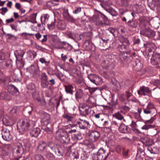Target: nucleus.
<instances>
[{
	"label": "nucleus",
	"mask_w": 160,
	"mask_h": 160,
	"mask_svg": "<svg viewBox=\"0 0 160 160\" xmlns=\"http://www.w3.org/2000/svg\"><path fill=\"white\" fill-rule=\"evenodd\" d=\"M18 126H20L22 130L27 131L30 129L33 126V122L32 120L26 119L18 122Z\"/></svg>",
	"instance_id": "1"
},
{
	"label": "nucleus",
	"mask_w": 160,
	"mask_h": 160,
	"mask_svg": "<svg viewBox=\"0 0 160 160\" xmlns=\"http://www.w3.org/2000/svg\"><path fill=\"white\" fill-rule=\"evenodd\" d=\"M105 151L103 148H100L96 154H94L92 156L93 160H102L104 157V158H106L108 155V154H105Z\"/></svg>",
	"instance_id": "2"
},
{
	"label": "nucleus",
	"mask_w": 160,
	"mask_h": 160,
	"mask_svg": "<svg viewBox=\"0 0 160 160\" xmlns=\"http://www.w3.org/2000/svg\"><path fill=\"white\" fill-rule=\"evenodd\" d=\"M55 136L56 138L61 140H62L63 142H66L67 136V133L64 130L62 129H58L56 131Z\"/></svg>",
	"instance_id": "3"
},
{
	"label": "nucleus",
	"mask_w": 160,
	"mask_h": 160,
	"mask_svg": "<svg viewBox=\"0 0 160 160\" xmlns=\"http://www.w3.org/2000/svg\"><path fill=\"white\" fill-rule=\"evenodd\" d=\"M23 152V148L21 146H17L13 151V155L18 160H19L21 157Z\"/></svg>",
	"instance_id": "4"
},
{
	"label": "nucleus",
	"mask_w": 160,
	"mask_h": 160,
	"mask_svg": "<svg viewBox=\"0 0 160 160\" xmlns=\"http://www.w3.org/2000/svg\"><path fill=\"white\" fill-rule=\"evenodd\" d=\"M49 84L48 77L45 72H42L41 75V84L43 88H47Z\"/></svg>",
	"instance_id": "5"
},
{
	"label": "nucleus",
	"mask_w": 160,
	"mask_h": 160,
	"mask_svg": "<svg viewBox=\"0 0 160 160\" xmlns=\"http://www.w3.org/2000/svg\"><path fill=\"white\" fill-rule=\"evenodd\" d=\"M2 137L3 139L6 141H9L12 138V136L10 133V131L7 128L3 129L2 131Z\"/></svg>",
	"instance_id": "6"
},
{
	"label": "nucleus",
	"mask_w": 160,
	"mask_h": 160,
	"mask_svg": "<svg viewBox=\"0 0 160 160\" xmlns=\"http://www.w3.org/2000/svg\"><path fill=\"white\" fill-rule=\"evenodd\" d=\"M76 125L78 126L79 128L82 129H85L87 128L89 125V123L87 121L80 119V121L76 120L75 121Z\"/></svg>",
	"instance_id": "7"
},
{
	"label": "nucleus",
	"mask_w": 160,
	"mask_h": 160,
	"mask_svg": "<svg viewBox=\"0 0 160 160\" xmlns=\"http://www.w3.org/2000/svg\"><path fill=\"white\" fill-rule=\"evenodd\" d=\"M140 34L148 38L153 37L155 35V32L150 29H146L140 31Z\"/></svg>",
	"instance_id": "8"
},
{
	"label": "nucleus",
	"mask_w": 160,
	"mask_h": 160,
	"mask_svg": "<svg viewBox=\"0 0 160 160\" xmlns=\"http://www.w3.org/2000/svg\"><path fill=\"white\" fill-rule=\"evenodd\" d=\"M27 71L31 74L32 77L37 74L39 70V68L37 65H31L27 68Z\"/></svg>",
	"instance_id": "9"
},
{
	"label": "nucleus",
	"mask_w": 160,
	"mask_h": 160,
	"mask_svg": "<svg viewBox=\"0 0 160 160\" xmlns=\"http://www.w3.org/2000/svg\"><path fill=\"white\" fill-rule=\"evenodd\" d=\"M153 121V118H151L150 120L146 121L145 122V124L142 127L141 129L142 130H147L150 128H153L154 127V125L149 124L152 123Z\"/></svg>",
	"instance_id": "10"
},
{
	"label": "nucleus",
	"mask_w": 160,
	"mask_h": 160,
	"mask_svg": "<svg viewBox=\"0 0 160 160\" xmlns=\"http://www.w3.org/2000/svg\"><path fill=\"white\" fill-rule=\"evenodd\" d=\"M99 132L97 131L91 132L89 135V138L92 141H95L98 140L100 137Z\"/></svg>",
	"instance_id": "11"
},
{
	"label": "nucleus",
	"mask_w": 160,
	"mask_h": 160,
	"mask_svg": "<svg viewBox=\"0 0 160 160\" xmlns=\"http://www.w3.org/2000/svg\"><path fill=\"white\" fill-rule=\"evenodd\" d=\"M8 90L11 94L17 95L18 93V91L17 88L12 84L9 85L8 87Z\"/></svg>",
	"instance_id": "12"
},
{
	"label": "nucleus",
	"mask_w": 160,
	"mask_h": 160,
	"mask_svg": "<svg viewBox=\"0 0 160 160\" xmlns=\"http://www.w3.org/2000/svg\"><path fill=\"white\" fill-rule=\"evenodd\" d=\"M79 111L80 114L82 116H85L88 115L90 110L88 107H82L79 108Z\"/></svg>",
	"instance_id": "13"
},
{
	"label": "nucleus",
	"mask_w": 160,
	"mask_h": 160,
	"mask_svg": "<svg viewBox=\"0 0 160 160\" xmlns=\"http://www.w3.org/2000/svg\"><path fill=\"white\" fill-rule=\"evenodd\" d=\"M151 62L153 65H157L160 63V57L157 55H153L151 59Z\"/></svg>",
	"instance_id": "14"
},
{
	"label": "nucleus",
	"mask_w": 160,
	"mask_h": 160,
	"mask_svg": "<svg viewBox=\"0 0 160 160\" xmlns=\"http://www.w3.org/2000/svg\"><path fill=\"white\" fill-rule=\"evenodd\" d=\"M153 104L152 103H149L146 108H143L144 112L146 114H150L151 113V110L154 109Z\"/></svg>",
	"instance_id": "15"
},
{
	"label": "nucleus",
	"mask_w": 160,
	"mask_h": 160,
	"mask_svg": "<svg viewBox=\"0 0 160 160\" xmlns=\"http://www.w3.org/2000/svg\"><path fill=\"white\" fill-rule=\"evenodd\" d=\"M50 120V115L48 113H45L42 118L41 122L42 123H43L44 125H47L49 124Z\"/></svg>",
	"instance_id": "16"
},
{
	"label": "nucleus",
	"mask_w": 160,
	"mask_h": 160,
	"mask_svg": "<svg viewBox=\"0 0 160 160\" xmlns=\"http://www.w3.org/2000/svg\"><path fill=\"white\" fill-rule=\"evenodd\" d=\"M124 113L122 111H121L120 112L115 113L113 115V117L118 120H121L124 119Z\"/></svg>",
	"instance_id": "17"
},
{
	"label": "nucleus",
	"mask_w": 160,
	"mask_h": 160,
	"mask_svg": "<svg viewBox=\"0 0 160 160\" xmlns=\"http://www.w3.org/2000/svg\"><path fill=\"white\" fill-rule=\"evenodd\" d=\"M119 129V131L122 133H126L129 130V128L124 124H121Z\"/></svg>",
	"instance_id": "18"
},
{
	"label": "nucleus",
	"mask_w": 160,
	"mask_h": 160,
	"mask_svg": "<svg viewBox=\"0 0 160 160\" xmlns=\"http://www.w3.org/2000/svg\"><path fill=\"white\" fill-rule=\"evenodd\" d=\"M3 124L7 126H11L12 124V120L8 117H4L2 119Z\"/></svg>",
	"instance_id": "19"
},
{
	"label": "nucleus",
	"mask_w": 160,
	"mask_h": 160,
	"mask_svg": "<svg viewBox=\"0 0 160 160\" xmlns=\"http://www.w3.org/2000/svg\"><path fill=\"white\" fill-rule=\"evenodd\" d=\"M41 132L39 128H36L34 129L30 132V135L32 137H37L38 136Z\"/></svg>",
	"instance_id": "20"
},
{
	"label": "nucleus",
	"mask_w": 160,
	"mask_h": 160,
	"mask_svg": "<svg viewBox=\"0 0 160 160\" xmlns=\"http://www.w3.org/2000/svg\"><path fill=\"white\" fill-rule=\"evenodd\" d=\"M47 146V144L45 142H40L38 147V151L40 152H42Z\"/></svg>",
	"instance_id": "21"
},
{
	"label": "nucleus",
	"mask_w": 160,
	"mask_h": 160,
	"mask_svg": "<svg viewBox=\"0 0 160 160\" xmlns=\"http://www.w3.org/2000/svg\"><path fill=\"white\" fill-rule=\"evenodd\" d=\"M0 99L2 100H6L9 101L11 99V97L8 95L6 92H3L0 95Z\"/></svg>",
	"instance_id": "22"
},
{
	"label": "nucleus",
	"mask_w": 160,
	"mask_h": 160,
	"mask_svg": "<svg viewBox=\"0 0 160 160\" xmlns=\"http://www.w3.org/2000/svg\"><path fill=\"white\" fill-rule=\"evenodd\" d=\"M65 90L67 93L70 94L71 95L73 94V90L74 88L71 85L69 84L68 85H65L64 86Z\"/></svg>",
	"instance_id": "23"
},
{
	"label": "nucleus",
	"mask_w": 160,
	"mask_h": 160,
	"mask_svg": "<svg viewBox=\"0 0 160 160\" xmlns=\"http://www.w3.org/2000/svg\"><path fill=\"white\" fill-rule=\"evenodd\" d=\"M140 90L142 92V95L144 96L146 95V93L147 94L151 93V91L150 90L149 88L147 87L143 86L140 87Z\"/></svg>",
	"instance_id": "24"
},
{
	"label": "nucleus",
	"mask_w": 160,
	"mask_h": 160,
	"mask_svg": "<svg viewBox=\"0 0 160 160\" xmlns=\"http://www.w3.org/2000/svg\"><path fill=\"white\" fill-rule=\"evenodd\" d=\"M142 142L145 145L147 146H151L152 144V140L148 137L145 138Z\"/></svg>",
	"instance_id": "25"
},
{
	"label": "nucleus",
	"mask_w": 160,
	"mask_h": 160,
	"mask_svg": "<svg viewBox=\"0 0 160 160\" xmlns=\"http://www.w3.org/2000/svg\"><path fill=\"white\" fill-rule=\"evenodd\" d=\"M17 58L16 63L18 66L19 68L23 67L24 65V63L22 58H20V60L18 59V57L16 56Z\"/></svg>",
	"instance_id": "26"
},
{
	"label": "nucleus",
	"mask_w": 160,
	"mask_h": 160,
	"mask_svg": "<svg viewBox=\"0 0 160 160\" xmlns=\"http://www.w3.org/2000/svg\"><path fill=\"white\" fill-rule=\"evenodd\" d=\"M127 25L130 26L132 28H136L137 26V23L135 21L133 20H129L128 22H126Z\"/></svg>",
	"instance_id": "27"
},
{
	"label": "nucleus",
	"mask_w": 160,
	"mask_h": 160,
	"mask_svg": "<svg viewBox=\"0 0 160 160\" xmlns=\"http://www.w3.org/2000/svg\"><path fill=\"white\" fill-rule=\"evenodd\" d=\"M83 91L81 89H78L76 91V93L75 94V97L76 98H80L83 95Z\"/></svg>",
	"instance_id": "28"
},
{
	"label": "nucleus",
	"mask_w": 160,
	"mask_h": 160,
	"mask_svg": "<svg viewBox=\"0 0 160 160\" xmlns=\"http://www.w3.org/2000/svg\"><path fill=\"white\" fill-rule=\"evenodd\" d=\"M92 43L90 41H86L83 44L84 46L87 49H91V46Z\"/></svg>",
	"instance_id": "29"
},
{
	"label": "nucleus",
	"mask_w": 160,
	"mask_h": 160,
	"mask_svg": "<svg viewBox=\"0 0 160 160\" xmlns=\"http://www.w3.org/2000/svg\"><path fill=\"white\" fill-rule=\"evenodd\" d=\"M35 99L37 101L39 105L41 106H44L46 105V102L43 99L41 100L39 97L35 98Z\"/></svg>",
	"instance_id": "30"
},
{
	"label": "nucleus",
	"mask_w": 160,
	"mask_h": 160,
	"mask_svg": "<svg viewBox=\"0 0 160 160\" xmlns=\"http://www.w3.org/2000/svg\"><path fill=\"white\" fill-rule=\"evenodd\" d=\"M27 53L29 55V56L31 58L32 57L33 58H34L37 55L36 52L31 50H28Z\"/></svg>",
	"instance_id": "31"
},
{
	"label": "nucleus",
	"mask_w": 160,
	"mask_h": 160,
	"mask_svg": "<svg viewBox=\"0 0 160 160\" xmlns=\"http://www.w3.org/2000/svg\"><path fill=\"white\" fill-rule=\"evenodd\" d=\"M157 1L158 0H152V3H149L148 5L151 8L153 9L155 6L158 5V2H157Z\"/></svg>",
	"instance_id": "32"
},
{
	"label": "nucleus",
	"mask_w": 160,
	"mask_h": 160,
	"mask_svg": "<svg viewBox=\"0 0 160 160\" xmlns=\"http://www.w3.org/2000/svg\"><path fill=\"white\" fill-rule=\"evenodd\" d=\"M46 156L48 160H56L55 157L51 153L47 154Z\"/></svg>",
	"instance_id": "33"
},
{
	"label": "nucleus",
	"mask_w": 160,
	"mask_h": 160,
	"mask_svg": "<svg viewBox=\"0 0 160 160\" xmlns=\"http://www.w3.org/2000/svg\"><path fill=\"white\" fill-rule=\"evenodd\" d=\"M39 61L41 63H45L47 66H48L50 63L49 61H46L45 59L43 58H40Z\"/></svg>",
	"instance_id": "34"
},
{
	"label": "nucleus",
	"mask_w": 160,
	"mask_h": 160,
	"mask_svg": "<svg viewBox=\"0 0 160 160\" xmlns=\"http://www.w3.org/2000/svg\"><path fill=\"white\" fill-rule=\"evenodd\" d=\"M108 61H103L101 63V66L102 68L105 69H107L109 65L108 64Z\"/></svg>",
	"instance_id": "35"
},
{
	"label": "nucleus",
	"mask_w": 160,
	"mask_h": 160,
	"mask_svg": "<svg viewBox=\"0 0 160 160\" xmlns=\"http://www.w3.org/2000/svg\"><path fill=\"white\" fill-rule=\"evenodd\" d=\"M80 156L82 160H85L88 158V155L85 152H80Z\"/></svg>",
	"instance_id": "36"
},
{
	"label": "nucleus",
	"mask_w": 160,
	"mask_h": 160,
	"mask_svg": "<svg viewBox=\"0 0 160 160\" xmlns=\"http://www.w3.org/2000/svg\"><path fill=\"white\" fill-rule=\"evenodd\" d=\"M95 76V75L91 74L88 76V78L92 82L94 83Z\"/></svg>",
	"instance_id": "37"
},
{
	"label": "nucleus",
	"mask_w": 160,
	"mask_h": 160,
	"mask_svg": "<svg viewBox=\"0 0 160 160\" xmlns=\"http://www.w3.org/2000/svg\"><path fill=\"white\" fill-rule=\"evenodd\" d=\"M44 130L47 133L50 134L52 132V129L51 126L50 127H46L43 128Z\"/></svg>",
	"instance_id": "38"
},
{
	"label": "nucleus",
	"mask_w": 160,
	"mask_h": 160,
	"mask_svg": "<svg viewBox=\"0 0 160 160\" xmlns=\"http://www.w3.org/2000/svg\"><path fill=\"white\" fill-rule=\"evenodd\" d=\"M63 117L66 119L68 121H72L73 119V118L72 116L67 114L64 115Z\"/></svg>",
	"instance_id": "39"
},
{
	"label": "nucleus",
	"mask_w": 160,
	"mask_h": 160,
	"mask_svg": "<svg viewBox=\"0 0 160 160\" xmlns=\"http://www.w3.org/2000/svg\"><path fill=\"white\" fill-rule=\"evenodd\" d=\"M1 11V14L2 15H4L8 11V10L7 8L3 7L0 9Z\"/></svg>",
	"instance_id": "40"
},
{
	"label": "nucleus",
	"mask_w": 160,
	"mask_h": 160,
	"mask_svg": "<svg viewBox=\"0 0 160 160\" xmlns=\"http://www.w3.org/2000/svg\"><path fill=\"white\" fill-rule=\"evenodd\" d=\"M72 156L74 159H77L80 156V152L78 151L74 152V153L73 154Z\"/></svg>",
	"instance_id": "41"
},
{
	"label": "nucleus",
	"mask_w": 160,
	"mask_h": 160,
	"mask_svg": "<svg viewBox=\"0 0 160 160\" xmlns=\"http://www.w3.org/2000/svg\"><path fill=\"white\" fill-rule=\"evenodd\" d=\"M67 19L68 21L72 23H74L75 21V20L73 18V17L69 15H68L67 16Z\"/></svg>",
	"instance_id": "42"
},
{
	"label": "nucleus",
	"mask_w": 160,
	"mask_h": 160,
	"mask_svg": "<svg viewBox=\"0 0 160 160\" xmlns=\"http://www.w3.org/2000/svg\"><path fill=\"white\" fill-rule=\"evenodd\" d=\"M55 20H54V22H52L50 24L48 25V27L49 29L52 30L55 28Z\"/></svg>",
	"instance_id": "43"
},
{
	"label": "nucleus",
	"mask_w": 160,
	"mask_h": 160,
	"mask_svg": "<svg viewBox=\"0 0 160 160\" xmlns=\"http://www.w3.org/2000/svg\"><path fill=\"white\" fill-rule=\"evenodd\" d=\"M58 27L59 29L61 30H63L65 28V25L60 22L58 23Z\"/></svg>",
	"instance_id": "44"
},
{
	"label": "nucleus",
	"mask_w": 160,
	"mask_h": 160,
	"mask_svg": "<svg viewBox=\"0 0 160 160\" xmlns=\"http://www.w3.org/2000/svg\"><path fill=\"white\" fill-rule=\"evenodd\" d=\"M95 81L94 82V84H97L98 83L102 81L101 78L97 75H96L95 78Z\"/></svg>",
	"instance_id": "45"
},
{
	"label": "nucleus",
	"mask_w": 160,
	"mask_h": 160,
	"mask_svg": "<svg viewBox=\"0 0 160 160\" xmlns=\"http://www.w3.org/2000/svg\"><path fill=\"white\" fill-rule=\"evenodd\" d=\"M25 54V52L24 51L22 50H18V56H17L18 58V57H21V58H22V57L23 56L24 54Z\"/></svg>",
	"instance_id": "46"
},
{
	"label": "nucleus",
	"mask_w": 160,
	"mask_h": 160,
	"mask_svg": "<svg viewBox=\"0 0 160 160\" xmlns=\"http://www.w3.org/2000/svg\"><path fill=\"white\" fill-rule=\"evenodd\" d=\"M35 160H45L43 157L41 155L38 154L35 157Z\"/></svg>",
	"instance_id": "47"
},
{
	"label": "nucleus",
	"mask_w": 160,
	"mask_h": 160,
	"mask_svg": "<svg viewBox=\"0 0 160 160\" xmlns=\"http://www.w3.org/2000/svg\"><path fill=\"white\" fill-rule=\"evenodd\" d=\"M48 146L50 147L51 149L52 150H54V148L56 147V145L52 142H50L48 144Z\"/></svg>",
	"instance_id": "48"
},
{
	"label": "nucleus",
	"mask_w": 160,
	"mask_h": 160,
	"mask_svg": "<svg viewBox=\"0 0 160 160\" xmlns=\"http://www.w3.org/2000/svg\"><path fill=\"white\" fill-rule=\"evenodd\" d=\"M125 95L126 98V99L129 101V98L131 96L132 94L130 92L128 91H126L125 92Z\"/></svg>",
	"instance_id": "49"
},
{
	"label": "nucleus",
	"mask_w": 160,
	"mask_h": 160,
	"mask_svg": "<svg viewBox=\"0 0 160 160\" xmlns=\"http://www.w3.org/2000/svg\"><path fill=\"white\" fill-rule=\"evenodd\" d=\"M74 138L77 140H80L82 138V136L81 134L80 133H78L77 134L74 135Z\"/></svg>",
	"instance_id": "50"
},
{
	"label": "nucleus",
	"mask_w": 160,
	"mask_h": 160,
	"mask_svg": "<svg viewBox=\"0 0 160 160\" xmlns=\"http://www.w3.org/2000/svg\"><path fill=\"white\" fill-rule=\"evenodd\" d=\"M121 147L119 145L117 146L115 148V150L116 152L118 153H121Z\"/></svg>",
	"instance_id": "51"
},
{
	"label": "nucleus",
	"mask_w": 160,
	"mask_h": 160,
	"mask_svg": "<svg viewBox=\"0 0 160 160\" xmlns=\"http://www.w3.org/2000/svg\"><path fill=\"white\" fill-rule=\"evenodd\" d=\"M5 59V55L4 52H0V60H3Z\"/></svg>",
	"instance_id": "52"
},
{
	"label": "nucleus",
	"mask_w": 160,
	"mask_h": 160,
	"mask_svg": "<svg viewBox=\"0 0 160 160\" xmlns=\"http://www.w3.org/2000/svg\"><path fill=\"white\" fill-rule=\"evenodd\" d=\"M81 10V8H77L73 12V13L74 14H77L79 13Z\"/></svg>",
	"instance_id": "53"
},
{
	"label": "nucleus",
	"mask_w": 160,
	"mask_h": 160,
	"mask_svg": "<svg viewBox=\"0 0 160 160\" xmlns=\"http://www.w3.org/2000/svg\"><path fill=\"white\" fill-rule=\"evenodd\" d=\"M15 7L16 8L19 10L21 9V4L18 2H17L15 3Z\"/></svg>",
	"instance_id": "54"
},
{
	"label": "nucleus",
	"mask_w": 160,
	"mask_h": 160,
	"mask_svg": "<svg viewBox=\"0 0 160 160\" xmlns=\"http://www.w3.org/2000/svg\"><path fill=\"white\" fill-rule=\"evenodd\" d=\"M67 36L70 38H73V34L70 32H67Z\"/></svg>",
	"instance_id": "55"
},
{
	"label": "nucleus",
	"mask_w": 160,
	"mask_h": 160,
	"mask_svg": "<svg viewBox=\"0 0 160 160\" xmlns=\"http://www.w3.org/2000/svg\"><path fill=\"white\" fill-rule=\"evenodd\" d=\"M128 149H123V150L122 154L124 156H126L128 155Z\"/></svg>",
	"instance_id": "56"
},
{
	"label": "nucleus",
	"mask_w": 160,
	"mask_h": 160,
	"mask_svg": "<svg viewBox=\"0 0 160 160\" xmlns=\"http://www.w3.org/2000/svg\"><path fill=\"white\" fill-rule=\"evenodd\" d=\"M18 107L15 106L11 110V111H12V112L14 113H16L18 110Z\"/></svg>",
	"instance_id": "57"
},
{
	"label": "nucleus",
	"mask_w": 160,
	"mask_h": 160,
	"mask_svg": "<svg viewBox=\"0 0 160 160\" xmlns=\"http://www.w3.org/2000/svg\"><path fill=\"white\" fill-rule=\"evenodd\" d=\"M50 82V85L51 86H53L55 84V81L53 79H52L49 80Z\"/></svg>",
	"instance_id": "58"
},
{
	"label": "nucleus",
	"mask_w": 160,
	"mask_h": 160,
	"mask_svg": "<svg viewBox=\"0 0 160 160\" xmlns=\"http://www.w3.org/2000/svg\"><path fill=\"white\" fill-rule=\"evenodd\" d=\"M47 4L48 5L50 4V5H52V6L57 5L58 4V3H54L52 1H49L47 2Z\"/></svg>",
	"instance_id": "59"
},
{
	"label": "nucleus",
	"mask_w": 160,
	"mask_h": 160,
	"mask_svg": "<svg viewBox=\"0 0 160 160\" xmlns=\"http://www.w3.org/2000/svg\"><path fill=\"white\" fill-rule=\"evenodd\" d=\"M124 96L123 94H121L119 97V99L122 102H124L125 100V99L124 98Z\"/></svg>",
	"instance_id": "60"
},
{
	"label": "nucleus",
	"mask_w": 160,
	"mask_h": 160,
	"mask_svg": "<svg viewBox=\"0 0 160 160\" xmlns=\"http://www.w3.org/2000/svg\"><path fill=\"white\" fill-rule=\"evenodd\" d=\"M35 36L38 40L39 39L42 37V35L40 33H38L35 34Z\"/></svg>",
	"instance_id": "61"
},
{
	"label": "nucleus",
	"mask_w": 160,
	"mask_h": 160,
	"mask_svg": "<svg viewBox=\"0 0 160 160\" xmlns=\"http://www.w3.org/2000/svg\"><path fill=\"white\" fill-rule=\"evenodd\" d=\"M61 58L62 60L63 61H65L67 59V56L66 55H64V54L62 53L61 54Z\"/></svg>",
	"instance_id": "62"
},
{
	"label": "nucleus",
	"mask_w": 160,
	"mask_h": 160,
	"mask_svg": "<svg viewBox=\"0 0 160 160\" xmlns=\"http://www.w3.org/2000/svg\"><path fill=\"white\" fill-rule=\"evenodd\" d=\"M14 21V19L12 18L9 19H7L6 22L7 23H8L13 22Z\"/></svg>",
	"instance_id": "63"
},
{
	"label": "nucleus",
	"mask_w": 160,
	"mask_h": 160,
	"mask_svg": "<svg viewBox=\"0 0 160 160\" xmlns=\"http://www.w3.org/2000/svg\"><path fill=\"white\" fill-rule=\"evenodd\" d=\"M14 16L15 18H17L19 17H21L19 15L18 13L17 12H14L13 13Z\"/></svg>",
	"instance_id": "64"
}]
</instances>
